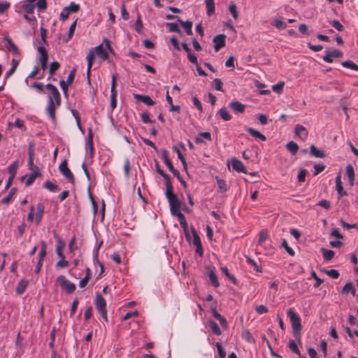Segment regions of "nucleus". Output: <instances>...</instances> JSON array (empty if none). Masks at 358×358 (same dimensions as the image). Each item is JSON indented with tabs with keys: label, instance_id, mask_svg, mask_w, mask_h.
I'll list each match as a JSON object with an SVG mask.
<instances>
[{
	"label": "nucleus",
	"instance_id": "nucleus-1",
	"mask_svg": "<svg viewBox=\"0 0 358 358\" xmlns=\"http://www.w3.org/2000/svg\"><path fill=\"white\" fill-rule=\"evenodd\" d=\"M287 317L289 318V320L292 324V327L293 330V334L297 341L301 343V334L300 331L301 330V319L299 316L294 312L292 308H289L287 310Z\"/></svg>",
	"mask_w": 358,
	"mask_h": 358
},
{
	"label": "nucleus",
	"instance_id": "nucleus-2",
	"mask_svg": "<svg viewBox=\"0 0 358 358\" xmlns=\"http://www.w3.org/2000/svg\"><path fill=\"white\" fill-rule=\"evenodd\" d=\"M166 196L169 203L170 210L172 215L181 210L180 201L178 199V196L173 193V191L166 192Z\"/></svg>",
	"mask_w": 358,
	"mask_h": 358
},
{
	"label": "nucleus",
	"instance_id": "nucleus-3",
	"mask_svg": "<svg viewBox=\"0 0 358 358\" xmlns=\"http://www.w3.org/2000/svg\"><path fill=\"white\" fill-rule=\"evenodd\" d=\"M95 306L97 310L100 313L105 320H107L106 302L102 296L96 294L95 299Z\"/></svg>",
	"mask_w": 358,
	"mask_h": 358
},
{
	"label": "nucleus",
	"instance_id": "nucleus-4",
	"mask_svg": "<svg viewBox=\"0 0 358 358\" xmlns=\"http://www.w3.org/2000/svg\"><path fill=\"white\" fill-rule=\"evenodd\" d=\"M45 87L50 92L48 94V100H52L56 102L57 106H59L61 103V97L57 88L52 84H47Z\"/></svg>",
	"mask_w": 358,
	"mask_h": 358
},
{
	"label": "nucleus",
	"instance_id": "nucleus-5",
	"mask_svg": "<svg viewBox=\"0 0 358 358\" xmlns=\"http://www.w3.org/2000/svg\"><path fill=\"white\" fill-rule=\"evenodd\" d=\"M57 281L60 285L69 293H72L76 289V285L68 280L64 275H59L57 278Z\"/></svg>",
	"mask_w": 358,
	"mask_h": 358
},
{
	"label": "nucleus",
	"instance_id": "nucleus-6",
	"mask_svg": "<svg viewBox=\"0 0 358 358\" xmlns=\"http://www.w3.org/2000/svg\"><path fill=\"white\" fill-rule=\"evenodd\" d=\"M173 215H175V216L178 217L179 222H180V224L181 225V227L184 229V232H185V235L186 239L189 242H191V237H190V234H189V231H188L187 223L186 222L185 215L181 213V210L179 211L178 213H176L173 214Z\"/></svg>",
	"mask_w": 358,
	"mask_h": 358
},
{
	"label": "nucleus",
	"instance_id": "nucleus-7",
	"mask_svg": "<svg viewBox=\"0 0 358 358\" xmlns=\"http://www.w3.org/2000/svg\"><path fill=\"white\" fill-rule=\"evenodd\" d=\"M38 51L40 54L38 59L41 64V67L43 71H45L48 67V53L46 52L45 48L43 46L38 47Z\"/></svg>",
	"mask_w": 358,
	"mask_h": 358
},
{
	"label": "nucleus",
	"instance_id": "nucleus-8",
	"mask_svg": "<svg viewBox=\"0 0 358 358\" xmlns=\"http://www.w3.org/2000/svg\"><path fill=\"white\" fill-rule=\"evenodd\" d=\"M294 134L296 137L305 141L308 137V132L303 125L297 124L294 127Z\"/></svg>",
	"mask_w": 358,
	"mask_h": 358
},
{
	"label": "nucleus",
	"instance_id": "nucleus-9",
	"mask_svg": "<svg viewBox=\"0 0 358 358\" xmlns=\"http://www.w3.org/2000/svg\"><path fill=\"white\" fill-rule=\"evenodd\" d=\"M60 172L71 182L74 181V177L71 170L67 166V163L64 161L59 166Z\"/></svg>",
	"mask_w": 358,
	"mask_h": 358
},
{
	"label": "nucleus",
	"instance_id": "nucleus-10",
	"mask_svg": "<svg viewBox=\"0 0 358 358\" xmlns=\"http://www.w3.org/2000/svg\"><path fill=\"white\" fill-rule=\"evenodd\" d=\"M225 38L224 34H219L215 36L213 38L214 49L215 52H218L221 48L225 46Z\"/></svg>",
	"mask_w": 358,
	"mask_h": 358
},
{
	"label": "nucleus",
	"instance_id": "nucleus-11",
	"mask_svg": "<svg viewBox=\"0 0 358 358\" xmlns=\"http://www.w3.org/2000/svg\"><path fill=\"white\" fill-rule=\"evenodd\" d=\"M45 206L42 203H38L36 205V212L34 213L35 223L38 225L43 218L44 213Z\"/></svg>",
	"mask_w": 358,
	"mask_h": 358
},
{
	"label": "nucleus",
	"instance_id": "nucleus-12",
	"mask_svg": "<svg viewBox=\"0 0 358 358\" xmlns=\"http://www.w3.org/2000/svg\"><path fill=\"white\" fill-rule=\"evenodd\" d=\"M95 57H96L95 51L93 49L90 50L89 53L87 54V55L86 57V59L87 61V76L88 80H90V71H91V69L92 66L93 62L95 59Z\"/></svg>",
	"mask_w": 358,
	"mask_h": 358
},
{
	"label": "nucleus",
	"instance_id": "nucleus-13",
	"mask_svg": "<svg viewBox=\"0 0 358 358\" xmlns=\"http://www.w3.org/2000/svg\"><path fill=\"white\" fill-rule=\"evenodd\" d=\"M229 106L236 113H243L245 109V106L238 101H231L229 103Z\"/></svg>",
	"mask_w": 358,
	"mask_h": 358
},
{
	"label": "nucleus",
	"instance_id": "nucleus-14",
	"mask_svg": "<svg viewBox=\"0 0 358 358\" xmlns=\"http://www.w3.org/2000/svg\"><path fill=\"white\" fill-rule=\"evenodd\" d=\"M336 189L338 194L339 197L346 196L348 194L347 192L343 190L341 177L340 175L337 176L336 178Z\"/></svg>",
	"mask_w": 358,
	"mask_h": 358
},
{
	"label": "nucleus",
	"instance_id": "nucleus-15",
	"mask_svg": "<svg viewBox=\"0 0 358 358\" xmlns=\"http://www.w3.org/2000/svg\"><path fill=\"white\" fill-rule=\"evenodd\" d=\"M231 166L232 168L237 172L246 173L245 166L243 165L242 162H241L238 159H233L231 161Z\"/></svg>",
	"mask_w": 358,
	"mask_h": 358
},
{
	"label": "nucleus",
	"instance_id": "nucleus-16",
	"mask_svg": "<svg viewBox=\"0 0 358 358\" xmlns=\"http://www.w3.org/2000/svg\"><path fill=\"white\" fill-rule=\"evenodd\" d=\"M57 106L56 102L48 100L47 112L52 120L55 118V109Z\"/></svg>",
	"mask_w": 358,
	"mask_h": 358
},
{
	"label": "nucleus",
	"instance_id": "nucleus-17",
	"mask_svg": "<svg viewBox=\"0 0 358 358\" xmlns=\"http://www.w3.org/2000/svg\"><path fill=\"white\" fill-rule=\"evenodd\" d=\"M22 8L27 14H33L34 8L36 7L35 3H31L25 1L22 2Z\"/></svg>",
	"mask_w": 358,
	"mask_h": 358
},
{
	"label": "nucleus",
	"instance_id": "nucleus-18",
	"mask_svg": "<svg viewBox=\"0 0 358 358\" xmlns=\"http://www.w3.org/2000/svg\"><path fill=\"white\" fill-rule=\"evenodd\" d=\"M134 98L146 104L147 106H152L154 104V101L152 99L147 95H140V94H134Z\"/></svg>",
	"mask_w": 358,
	"mask_h": 358
},
{
	"label": "nucleus",
	"instance_id": "nucleus-19",
	"mask_svg": "<svg viewBox=\"0 0 358 358\" xmlns=\"http://www.w3.org/2000/svg\"><path fill=\"white\" fill-rule=\"evenodd\" d=\"M28 283L29 282L27 280H25L23 279L20 280V282H18V284L16 287V289H15V292H16L17 294H18V295L22 294L24 292V291L28 285Z\"/></svg>",
	"mask_w": 358,
	"mask_h": 358
},
{
	"label": "nucleus",
	"instance_id": "nucleus-20",
	"mask_svg": "<svg viewBox=\"0 0 358 358\" xmlns=\"http://www.w3.org/2000/svg\"><path fill=\"white\" fill-rule=\"evenodd\" d=\"M93 50L95 51V55L100 57L103 60H105L108 58V54L102 45H99L93 48Z\"/></svg>",
	"mask_w": 358,
	"mask_h": 358
},
{
	"label": "nucleus",
	"instance_id": "nucleus-21",
	"mask_svg": "<svg viewBox=\"0 0 358 358\" xmlns=\"http://www.w3.org/2000/svg\"><path fill=\"white\" fill-rule=\"evenodd\" d=\"M179 23L183 27V28L185 30V32L187 35L192 36L193 34L192 27V22L191 21H182L180 18H178Z\"/></svg>",
	"mask_w": 358,
	"mask_h": 358
},
{
	"label": "nucleus",
	"instance_id": "nucleus-22",
	"mask_svg": "<svg viewBox=\"0 0 358 358\" xmlns=\"http://www.w3.org/2000/svg\"><path fill=\"white\" fill-rule=\"evenodd\" d=\"M90 152V157H92V152H93V143H92V129H90L89 134H88V139L86 142V152L87 153Z\"/></svg>",
	"mask_w": 358,
	"mask_h": 358
},
{
	"label": "nucleus",
	"instance_id": "nucleus-23",
	"mask_svg": "<svg viewBox=\"0 0 358 358\" xmlns=\"http://www.w3.org/2000/svg\"><path fill=\"white\" fill-rule=\"evenodd\" d=\"M41 176V171H31V174L28 176L25 185L26 186L31 185L37 177Z\"/></svg>",
	"mask_w": 358,
	"mask_h": 358
},
{
	"label": "nucleus",
	"instance_id": "nucleus-24",
	"mask_svg": "<svg viewBox=\"0 0 358 358\" xmlns=\"http://www.w3.org/2000/svg\"><path fill=\"white\" fill-rule=\"evenodd\" d=\"M162 157L164 164L167 166L169 171H173L174 167L169 158V153L166 150H164L162 151Z\"/></svg>",
	"mask_w": 358,
	"mask_h": 358
},
{
	"label": "nucleus",
	"instance_id": "nucleus-25",
	"mask_svg": "<svg viewBox=\"0 0 358 358\" xmlns=\"http://www.w3.org/2000/svg\"><path fill=\"white\" fill-rule=\"evenodd\" d=\"M310 152L312 155L318 158H324L325 154L324 151L318 150L315 145H312L310 148Z\"/></svg>",
	"mask_w": 358,
	"mask_h": 358
},
{
	"label": "nucleus",
	"instance_id": "nucleus-26",
	"mask_svg": "<svg viewBox=\"0 0 358 358\" xmlns=\"http://www.w3.org/2000/svg\"><path fill=\"white\" fill-rule=\"evenodd\" d=\"M205 4L207 8V15H212L215 13V2L214 0H205Z\"/></svg>",
	"mask_w": 358,
	"mask_h": 358
},
{
	"label": "nucleus",
	"instance_id": "nucleus-27",
	"mask_svg": "<svg viewBox=\"0 0 358 358\" xmlns=\"http://www.w3.org/2000/svg\"><path fill=\"white\" fill-rule=\"evenodd\" d=\"M246 131L248 132H249L252 136H254L257 138H259L262 141H266V136L264 135H263L259 131L255 130L253 128L248 127L246 129Z\"/></svg>",
	"mask_w": 358,
	"mask_h": 358
},
{
	"label": "nucleus",
	"instance_id": "nucleus-28",
	"mask_svg": "<svg viewBox=\"0 0 358 358\" xmlns=\"http://www.w3.org/2000/svg\"><path fill=\"white\" fill-rule=\"evenodd\" d=\"M246 262L248 264L251 265L256 272H257V273L262 272V268L261 266L257 262H255L250 257H246Z\"/></svg>",
	"mask_w": 358,
	"mask_h": 358
},
{
	"label": "nucleus",
	"instance_id": "nucleus-29",
	"mask_svg": "<svg viewBox=\"0 0 358 358\" xmlns=\"http://www.w3.org/2000/svg\"><path fill=\"white\" fill-rule=\"evenodd\" d=\"M346 173L349 179L350 185L351 186H353L355 180V172L354 169L351 165H349L346 167Z\"/></svg>",
	"mask_w": 358,
	"mask_h": 358
},
{
	"label": "nucleus",
	"instance_id": "nucleus-30",
	"mask_svg": "<svg viewBox=\"0 0 358 358\" xmlns=\"http://www.w3.org/2000/svg\"><path fill=\"white\" fill-rule=\"evenodd\" d=\"M218 114L224 121H229L231 119V115L224 107L218 110Z\"/></svg>",
	"mask_w": 358,
	"mask_h": 358
},
{
	"label": "nucleus",
	"instance_id": "nucleus-31",
	"mask_svg": "<svg viewBox=\"0 0 358 358\" xmlns=\"http://www.w3.org/2000/svg\"><path fill=\"white\" fill-rule=\"evenodd\" d=\"M321 252L322 253L323 258L325 261L331 260L335 255V253L333 250H327L325 248H322Z\"/></svg>",
	"mask_w": 358,
	"mask_h": 358
},
{
	"label": "nucleus",
	"instance_id": "nucleus-32",
	"mask_svg": "<svg viewBox=\"0 0 358 358\" xmlns=\"http://www.w3.org/2000/svg\"><path fill=\"white\" fill-rule=\"evenodd\" d=\"M18 64H19V61L18 60L15 59H13L12 60V66L9 69V71L6 73L5 78H8L9 77H10L15 73V71Z\"/></svg>",
	"mask_w": 358,
	"mask_h": 358
},
{
	"label": "nucleus",
	"instance_id": "nucleus-33",
	"mask_svg": "<svg viewBox=\"0 0 358 358\" xmlns=\"http://www.w3.org/2000/svg\"><path fill=\"white\" fill-rule=\"evenodd\" d=\"M208 277H209L210 281L211 282L213 285L215 287H218L219 285H220V283L218 282V280H217V276L215 275V273L214 272L213 270H210L208 271Z\"/></svg>",
	"mask_w": 358,
	"mask_h": 358
},
{
	"label": "nucleus",
	"instance_id": "nucleus-34",
	"mask_svg": "<svg viewBox=\"0 0 358 358\" xmlns=\"http://www.w3.org/2000/svg\"><path fill=\"white\" fill-rule=\"evenodd\" d=\"M43 187L51 192H55L58 189V185L55 183H52L50 180H47L44 182Z\"/></svg>",
	"mask_w": 358,
	"mask_h": 358
},
{
	"label": "nucleus",
	"instance_id": "nucleus-35",
	"mask_svg": "<svg viewBox=\"0 0 358 358\" xmlns=\"http://www.w3.org/2000/svg\"><path fill=\"white\" fill-rule=\"evenodd\" d=\"M209 326L213 331V333L217 336H220L222 334V331L220 329L218 324L213 320L209 321Z\"/></svg>",
	"mask_w": 358,
	"mask_h": 358
},
{
	"label": "nucleus",
	"instance_id": "nucleus-36",
	"mask_svg": "<svg viewBox=\"0 0 358 358\" xmlns=\"http://www.w3.org/2000/svg\"><path fill=\"white\" fill-rule=\"evenodd\" d=\"M18 161H15L8 166V173L10 176L15 177L18 169Z\"/></svg>",
	"mask_w": 358,
	"mask_h": 358
},
{
	"label": "nucleus",
	"instance_id": "nucleus-37",
	"mask_svg": "<svg viewBox=\"0 0 358 358\" xmlns=\"http://www.w3.org/2000/svg\"><path fill=\"white\" fill-rule=\"evenodd\" d=\"M286 148L292 155H296L299 150L298 145L294 141L289 142L286 145Z\"/></svg>",
	"mask_w": 358,
	"mask_h": 358
},
{
	"label": "nucleus",
	"instance_id": "nucleus-38",
	"mask_svg": "<svg viewBox=\"0 0 358 358\" xmlns=\"http://www.w3.org/2000/svg\"><path fill=\"white\" fill-rule=\"evenodd\" d=\"M216 180L218 186L219 191L221 192H225L227 190V185L226 182L218 177H216Z\"/></svg>",
	"mask_w": 358,
	"mask_h": 358
},
{
	"label": "nucleus",
	"instance_id": "nucleus-39",
	"mask_svg": "<svg viewBox=\"0 0 358 358\" xmlns=\"http://www.w3.org/2000/svg\"><path fill=\"white\" fill-rule=\"evenodd\" d=\"M164 179V183L166 185V192H170L173 191V186L171 182L170 176L168 174H165L162 176Z\"/></svg>",
	"mask_w": 358,
	"mask_h": 358
},
{
	"label": "nucleus",
	"instance_id": "nucleus-40",
	"mask_svg": "<svg viewBox=\"0 0 358 358\" xmlns=\"http://www.w3.org/2000/svg\"><path fill=\"white\" fill-rule=\"evenodd\" d=\"M99 249V246L97 248L96 250H94L93 261L95 264H97L100 266L101 271H100L99 275H101L103 271V265L98 259Z\"/></svg>",
	"mask_w": 358,
	"mask_h": 358
},
{
	"label": "nucleus",
	"instance_id": "nucleus-41",
	"mask_svg": "<svg viewBox=\"0 0 358 358\" xmlns=\"http://www.w3.org/2000/svg\"><path fill=\"white\" fill-rule=\"evenodd\" d=\"M191 231H192V236H193V239L192 241V244H194L195 246H196L199 244H201V239H200L196 229L194 227H192Z\"/></svg>",
	"mask_w": 358,
	"mask_h": 358
},
{
	"label": "nucleus",
	"instance_id": "nucleus-42",
	"mask_svg": "<svg viewBox=\"0 0 358 358\" xmlns=\"http://www.w3.org/2000/svg\"><path fill=\"white\" fill-rule=\"evenodd\" d=\"M342 66L345 68L350 69L355 71H358V66L350 60L343 62Z\"/></svg>",
	"mask_w": 358,
	"mask_h": 358
},
{
	"label": "nucleus",
	"instance_id": "nucleus-43",
	"mask_svg": "<svg viewBox=\"0 0 358 358\" xmlns=\"http://www.w3.org/2000/svg\"><path fill=\"white\" fill-rule=\"evenodd\" d=\"M60 65L59 64V62H52L50 63V67H49V74H50V76H49V78L53 76V74L55 73V72L59 69Z\"/></svg>",
	"mask_w": 358,
	"mask_h": 358
},
{
	"label": "nucleus",
	"instance_id": "nucleus-44",
	"mask_svg": "<svg viewBox=\"0 0 358 358\" xmlns=\"http://www.w3.org/2000/svg\"><path fill=\"white\" fill-rule=\"evenodd\" d=\"M343 292L345 293L351 292L353 295H355L356 290L351 282H348L343 287Z\"/></svg>",
	"mask_w": 358,
	"mask_h": 358
},
{
	"label": "nucleus",
	"instance_id": "nucleus-45",
	"mask_svg": "<svg viewBox=\"0 0 358 358\" xmlns=\"http://www.w3.org/2000/svg\"><path fill=\"white\" fill-rule=\"evenodd\" d=\"M173 151L177 153L178 157L180 160V162H182L184 168L186 169L187 168V163H186L185 159L184 156L182 155V154L181 153V152L179 150V148H178L177 147L175 146V147L173 148Z\"/></svg>",
	"mask_w": 358,
	"mask_h": 358
},
{
	"label": "nucleus",
	"instance_id": "nucleus-46",
	"mask_svg": "<svg viewBox=\"0 0 358 358\" xmlns=\"http://www.w3.org/2000/svg\"><path fill=\"white\" fill-rule=\"evenodd\" d=\"M289 348L290 350H292L294 353H296L299 357H301L302 355H301L300 352H299V350L297 347V345L296 343H295L294 341L292 340L289 341Z\"/></svg>",
	"mask_w": 358,
	"mask_h": 358
},
{
	"label": "nucleus",
	"instance_id": "nucleus-47",
	"mask_svg": "<svg viewBox=\"0 0 358 358\" xmlns=\"http://www.w3.org/2000/svg\"><path fill=\"white\" fill-rule=\"evenodd\" d=\"M214 317L216 318L220 322V325L223 328L227 327V322L226 319L222 315H221L220 313H216Z\"/></svg>",
	"mask_w": 358,
	"mask_h": 358
},
{
	"label": "nucleus",
	"instance_id": "nucleus-48",
	"mask_svg": "<svg viewBox=\"0 0 358 358\" xmlns=\"http://www.w3.org/2000/svg\"><path fill=\"white\" fill-rule=\"evenodd\" d=\"M15 193V189H11L9 194L1 200V203L8 204L12 199V197L13 196Z\"/></svg>",
	"mask_w": 358,
	"mask_h": 358
},
{
	"label": "nucleus",
	"instance_id": "nucleus-49",
	"mask_svg": "<svg viewBox=\"0 0 358 358\" xmlns=\"http://www.w3.org/2000/svg\"><path fill=\"white\" fill-rule=\"evenodd\" d=\"M42 247L41 248L40 252L38 254V261L43 262V259L46 255V245L45 242H42Z\"/></svg>",
	"mask_w": 358,
	"mask_h": 358
},
{
	"label": "nucleus",
	"instance_id": "nucleus-50",
	"mask_svg": "<svg viewBox=\"0 0 358 358\" xmlns=\"http://www.w3.org/2000/svg\"><path fill=\"white\" fill-rule=\"evenodd\" d=\"M166 27L169 28L171 32H180V30L177 24L173 22H168L166 23Z\"/></svg>",
	"mask_w": 358,
	"mask_h": 358
},
{
	"label": "nucleus",
	"instance_id": "nucleus-51",
	"mask_svg": "<svg viewBox=\"0 0 358 358\" xmlns=\"http://www.w3.org/2000/svg\"><path fill=\"white\" fill-rule=\"evenodd\" d=\"M65 8L68 9L69 13H77L80 9V6L75 2H71L69 6Z\"/></svg>",
	"mask_w": 358,
	"mask_h": 358
},
{
	"label": "nucleus",
	"instance_id": "nucleus-52",
	"mask_svg": "<svg viewBox=\"0 0 358 358\" xmlns=\"http://www.w3.org/2000/svg\"><path fill=\"white\" fill-rule=\"evenodd\" d=\"M216 348L217 349V352L219 354L220 358H225L226 357V352L224 348H222L220 343L217 342L216 343Z\"/></svg>",
	"mask_w": 358,
	"mask_h": 358
},
{
	"label": "nucleus",
	"instance_id": "nucleus-53",
	"mask_svg": "<svg viewBox=\"0 0 358 358\" xmlns=\"http://www.w3.org/2000/svg\"><path fill=\"white\" fill-rule=\"evenodd\" d=\"M283 86H284V83L283 82H280V83H278L275 85H273L272 86V90L275 92L280 94L282 92V91Z\"/></svg>",
	"mask_w": 358,
	"mask_h": 358
},
{
	"label": "nucleus",
	"instance_id": "nucleus-54",
	"mask_svg": "<svg viewBox=\"0 0 358 358\" xmlns=\"http://www.w3.org/2000/svg\"><path fill=\"white\" fill-rule=\"evenodd\" d=\"M242 337L249 343H253L254 338L248 330H243L242 331Z\"/></svg>",
	"mask_w": 358,
	"mask_h": 358
},
{
	"label": "nucleus",
	"instance_id": "nucleus-55",
	"mask_svg": "<svg viewBox=\"0 0 358 358\" xmlns=\"http://www.w3.org/2000/svg\"><path fill=\"white\" fill-rule=\"evenodd\" d=\"M36 6H37L39 11L45 10L47 8L46 0H38Z\"/></svg>",
	"mask_w": 358,
	"mask_h": 358
},
{
	"label": "nucleus",
	"instance_id": "nucleus-56",
	"mask_svg": "<svg viewBox=\"0 0 358 358\" xmlns=\"http://www.w3.org/2000/svg\"><path fill=\"white\" fill-rule=\"evenodd\" d=\"M330 24L338 31H342L344 29L343 26L336 20L331 21Z\"/></svg>",
	"mask_w": 358,
	"mask_h": 358
},
{
	"label": "nucleus",
	"instance_id": "nucleus-57",
	"mask_svg": "<svg viewBox=\"0 0 358 358\" xmlns=\"http://www.w3.org/2000/svg\"><path fill=\"white\" fill-rule=\"evenodd\" d=\"M78 299H75L72 303L71 313H70V317H73L76 313V311L77 310L78 306Z\"/></svg>",
	"mask_w": 358,
	"mask_h": 358
},
{
	"label": "nucleus",
	"instance_id": "nucleus-58",
	"mask_svg": "<svg viewBox=\"0 0 358 358\" xmlns=\"http://www.w3.org/2000/svg\"><path fill=\"white\" fill-rule=\"evenodd\" d=\"M274 25L279 29H285L287 27L286 23L280 19H276L274 22Z\"/></svg>",
	"mask_w": 358,
	"mask_h": 358
},
{
	"label": "nucleus",
	"instance_id": "nucleus-59",
	"mask_svg": "<svg viewBox=\"0 0 358 358\" xmlns=\"http://www.w3.org/2000/svg\"><path fill=\"white\" fill-rule=\"evenodd\" d=\"M28 166L31 171H41L39 168L34 164V159H28Z\"/></svg>",
	"mask_w": 358,
	"mask_h": 358
},
{
	"label": "nucleus",
	"instance_id": "nucleus-60",
	"mask_svg": "<svg viewBox=\"0 0 358 358\" xmlns=\"http://www.w3.org/2000/svg\"><path fill=\"white\" fill-rule=\"evenodd\" d=\"M13 125L18 129L25 131L26 128L24 124V121L20 119H16Z\"/></svg>",
	"mask_w": 358,
	"mask_h": 358
},
{
	"label": "nucleus",
	"instance_id": "nucleus-61",
	"mask_svg": "<svg viewBox=\"0 0 358 358\" xmlns=\"http://www.w3.org/2000/svg\"><path fill=\"white\" fill-rule=\"evenodd\" d=\"M229 10L232 15L233 17L236 20L238 18V13L236 10V6L234 3H231L229 6Z\"/></svg>",
	"mask_w": 358,
	"mask_h": 358
},
{
	"label": "nucleus",
	"instance_id": "nucleus-62",
	"mask_svg": "<svg viewBox=\"0 0 358 358\" xmlns=\"http://www.w3.org/2000/svg\"><path fill=\"white\" fill-rule=\"evenodd\" d=\"M213 83L215 85V89L216 90L223 92L222 83L220 79L215 78L214 79Z\"/></svg>",
	"mask_w": 358,
	"mask_h": 358
},
{
	"label": "nucleus",
	"instance_id": "nucleus-63",
	"mask_svg": "<svg viewBox=\"0 0 358 358\" xmlns=\"http://www.w3.org/2000/svg\"><path fill=\"white\" fill-rule=\"evenodd\" d=\"M255 310L256 312L258 313V314H264V313H268V310L267 308V307H266L264 305H259V306H257L255 308Z\"/></svg>",
	"mask_w": 358,
	"mask_h": 358
},
{
	"label": "nucleus",
	"instance_id": "nucleus-64",
	"mask_svg": "<svg viewBox=\"0 0 358 358\" xmlns=\"http://www.w3.org/2000/svg\"><path fill=\"white\" fill-rule=\"evenodd\" d=\"M327 274L334 278V279H337L338 277H339V273L337 270H335V269H331V270H329L327 271Z\"/></svg>",
	"mask_w": 358,
	"mask_h": 358
}]
</instances>
